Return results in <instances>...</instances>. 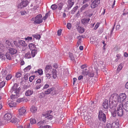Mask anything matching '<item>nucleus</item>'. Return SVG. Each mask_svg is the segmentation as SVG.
<instances>
[{"instance_id": "1", "label": "nucleus", "mask_w": 128, "mask_h": 128, "mask_svg": "<svg viewBox=\"0 0 128 128\" xmlns=\"http://www.w3.org/2000/svg\"><path fill=\"white\" fill-rule=\"evenodd\" d=\"M18 85L16 84H14L11 88L10 92L11 93L16 94H12L11 96V98L12 100L16 99L19 96V93L20 90V87L18 88Z\"/></svg>"}, {"instance_id": "2", "label": "nucleus", "mask_w": 128, "mask_h": 128, "mask_svg": "<svg viewBox=\"0 0 128 128\" xmlns=\"http://www.w3.org/2000/svg\"><path fill=\"white\" fill-rule=\"evenodd\" d=\"M111 98L116 99L117 102L121 103L123 102L126 98V95L125 94H120L119 96L116 94H113L112 95Z\"/></svg>"}, {"instance_id": "3", "label": "nucleus", "mask_w": 128, "mask_h": 128, "mask_svg": "<svg viewBox=\"0 0 128 128\" xmlns=\"http://www.w3.org/2000/svg\"><path fill=\"white\" fill-rule=\"evenodd\" d=\"M112 95L110 96L109 100V106L110 108L111 109H114V108L116 106L117 102L116 99L114 98H111Z\"/></svg>"}, {"instance_id": "4", "label": "nucleus", "mask_w": 128, "mask_h": 128, "mask_svg": "<svg viewBox=\"0 0 128 128\" xmlns=\"http://www.w3.org/2000/svg\"><path fill=\"white\" fill-rule=\"evenodd\" d=\"M126 111L125 110V111H124V110L120 106V105L118 106L116 110V114L118 116H121L123 115L128 116V114H125V113H126Z\"/></svg>"}, {"instance_id": "5", "label": "nucleus", "mask_w": 128, "mask_h": 128, "mask_svg": "<svg viewBox=\"0 0 128 128\" xmlns=\"http://www.w3.org/2000/svg\"><path fill=\"white\" fill-rule=\"evenodd\" d=\"M98 118L100 120H102L104 122H106V116L102 112V110H100L99 111Z\"/></svg>"}, {"instance_id": "6", "label": "nucleus", "mask_w": 128, "mask_h": 128, "mask_svg": "<svg viewBox=\"0 0 128 128\" xmlns=\"http://www.w3.org/2000/svg\"><path fill=\"white\" fill-rule=\"evenodd\" d=\"M42 16L40 14L37 15L36 17V20L34 22V24H39L42 23L43 21L42 19L41 18Z\"/></svg>"}, {"instance_id": "7", "label": "nucleus", "mask_w": 128, "mask_h": 128, "mask_svg": "<svg viewBox=\"0 0 128 128\" xmlns=\"http://www.w3.org/2000/svg\"><path fill=\"white\" fill-rule=\"evenodd\" d=\"M12 118V115L10 113H7L4 116L3 118V121H2L3 122L2 123H5L7 121L10 120Z\"/></svg>"}, {"instance_id": "8", "label": "nucleus", "mask_w": 128, "mask_h": 128, "mask_svg": "<svg viewBox=\"0 0 128 128\" xmlns=\"http://www.w3.org/2000/svg\"><path fill=\"white\" fill-rule=\"evenodd\" d=\"M28 4V1L27 0L22 1L18 5V8H22L26 6Z\"/></svg>"}, {"instance_id": "9", "label": "nucleus", "mask_w": 128, "mask_h": 128, "mask_svg": "<svg viewBox=\"0 0 128 128\" xmlns=\"http://www.w3.org/2000/svg\"><path fill=\"white\" fill-rule=\"evenodd\" d=\"M19 115L20 116H24L25 114L26 110L25 107L23 106L18 110Z\"/></svg>"}, {"instance_id": "10", "label": "nucleus", "mask_w": 128, "mask_h": 128, "mask_svg": "<svg viewBox=\"0 0 128 128\" xmlns=\"http://www.w3.org/2000/svg\"><path fill=\"white\" fill-rule=\"evenodd\" d=\"M100 3L99 0H95L92 2L90 7L92 8H94L98 6V4Z\"/></svg>"}, {"instance_id": "11", "label": "nucleus", "mask_w": 128, "mask_h": 128, "mask_svg": "<svg viewBox=\"0 0 128 128\" xmlns=\"http://www.w3.org/2000/svg\"><path fill=\"white\" fill-rule=\"evenodd\" d=\"M14 48L11 47L8 49L9 51V52L12 55H14L16 54L18 51L17 50Z\"/></svg>"}, {"instance_id": "12", "label": "nucleus", "mask_w": 128, "mask_h": 128, "mask_svg": "<svg viewBox=\"0 0 128 128\" xmlns=\"http://www.w3.org/2000/svg\"><path fill=\"white\" fill-rule=\"evenodd\" d=\"M94 69H95V70L94 71L95 72H88V75L89 77H92L94 76V75L95 74H96L97 75H98V68H95Z\"/></svg>"}, {"instance_id": "13", "label": "nucleus", "mask_w": 128, "mask_h": 128, "mask_svg": "<svg viewBox=\"0 0 128 128\" xmlns=\"http://www.w3.org/2000/svg\"><path fill=\"white\" fill-rule=\"evenodd\" d=\"M102 106L105 109H108V108L109 105L108 100L107 99H106L104 100L102 104Z\"/></svg>"}, {"instance_id": "14", "label": "nucleus", "mask_w": 128, "mask_h": 128, "mask_svg": "<svg viewBox=\"0 0 128 128\" xmlns=\"http://www.w3.org/2000/svg\"><path fill=\"white\" fill-rule=\"evenodd\" d=\"M6 47L8 48H10L11 47L14 48V45L13 44L11 43V42L8 40H6Z\"/></svg>"}, {"instance_id": "15", "label": "nucleus", "mask_w": 128, "mask_h": 128, "mask_svg": "<svg viewBox=\"0 0 128 128\" xmlns=\"http://www.w3.org/2000/svg\"><path fill=\"white\" fill-rule=\"evenodd\" d=\"M74 0H68V5L67 6L68 8V10H69L71 8L73 5L74 4Z\"/></svg>"}, {"instance_id": "16", "label": "nucleus", "mask_w": 128, "mask_h": 128, "mask_svg": "<svg viewBox=\"0 0 128 128\" xmlns=\"http://www.w3.org/2000/svg\"><path fill=\"white\" fill-rule=\"evenodd\" d=\"M34 93V92L32 90H28L26 92L25 95L27 96H29L32 95Z\"/></svg>"}, {"instance_id": "17", "label": "nucleus", "mask_w": 128, "mask_h": 128, "mask_svg": "<svg viewBox=\"0 0 128 128\" xmlns=\"http://www.w3.org/2000/svg\"><path fill=\"white\" fill-rule=\"evenodd\" d=\"M90 20V19L88 18H84L82 20L81 22L84 25H86L89 22Z\"/></svg>"}, {"instance_id": "18", "label": "nucleus", "mask_w": 128, "mask_h": 128, "mask_svg": "<svg viewBox=\"0 0 128 128\" xmlns=\"http://www.w3.org/2000/svg\"><path fill=\"white\" fill-rule=\"evenodd\" d=\"M29 48L30 50H32L37 49L35 45L34 44L30 43L29 45Z\"/></svg>"}, {"instance_id": "19", "label": "nucleus", "mask_w": 128, "mask_h": 128, "mask_svg": "<svg viewBox=\"0 0 128 128\" xmlns=\"http://www.w3.org/2000/svg\"><path fill=\"white\" fill-rule=\"evenodd\" d=\"M112 128H119L120 124L118 122H115L112 124Z\"/></svg>"}, {"instance_id": "20", "label": "nucleus", "mask_w": 128, "mask_h": 128, "mask_svg": "<svg viewBox=\"0 0 128 128\" xmlns=\"http://www.w3.org/2000/svg\"><path fill=\"white\" fill-rule=\"evenodd\" d=\"M52 68V66L49 64L46 65V66L45 70V73H48L49 71V70H50Z\"/></svg>"}, {"instance_id": "21", "label": "nucleus", "mask_w": 128, "mask_h": 128, "mask_svg": "<svg viewBox=\"0 0 128 128\" xmlns=\"http://www.w3.org/2000/svg\"><path fill=\"white\" fill-rule=\"evenodd\" d=\"M124 110L126 111V113L125 114H128V101H127L124 106Z\"/></svg>"}, {"instance_id": "22", "label": "nucleus", "mask_w": 128, "mask_h": 128, "mask_svg": "<svg viewBox=\"0 0 128 128\" xmlns=\"http://www.w3.org/2000/svg\"><path fill=\"white\" fill-rule=\"evenodd\" d=\"M77 29L78 30V32L80 33H82L85 31V29L83 27H82L79 26H78Z\"/></svg>"}, {"instance_id": "23", "label": "nucleus", "mask_w": 128, "mask_h": 128, "mask_svg": "<svg viewBox=\"0 0 128 128\" xmlns=\"http://www.w3.org/2000/svg\"><path fill=\"white\" fill-rule=\"evenodd\" d=\"M69 56L70 59L71 60H72L74 62L75 61V56H74L72 53H69Z\"/></svg>"}, {"instance_id": "24", "label": "nucleus", "mask_w": 128, "mask_h": 128, "mask_svg": "<svg viewBox=\"0 0 128 128\" xmlns=\"http://www.w3.org/2000/svg\"><path fill=\"white\" fill-rule=\"evenodd\" d=\"M54 90V88L52 87L50 88H49L47 90L44 92V94H48L50 93V92Z\"/></svg>"}, {"instance_id": "25", "label": "nucleus", "mask_w": 128, "mask_h": 128, "mask_svg": "<svg viewBox=\"0 0 128 128\" xmlns=\"http://www.w3.org/2000/svg\"><path fill=\"white\" fill-rule=\"evenodd\" d=\"M37 108L34 106H32L30 108L31 112L33 113L35 112L37 110Z\"/></svg>"}, {"instance_id": "26", "label": "nucleus", "mask_w": 128, "mask_h": 128, "mask_svg": "<svg viewBox=\"0 0 128 128\" xmlns=\"http://www.w3.org/2000/svg\"><path fill=\"white\" fill-rule=\"evenodd\" d=\"M56 70H53L52 71V73L53 75V78L55 79L56 78L57 76L56 74Z\"/></svg>"}, {"instance_id": "27", "label": "nucleus", "mask_w": 128, "mask_h": 128, "mask_svg": "<svg viewBox=\"0 0 128 128\" xmlns=\"http://www.w3.org/2000/svg\"><path fill=\"white\" fill-rule=\"evenodd\" d=\"M12 55L10 54V53L8 52L6 54V57L7 59L9 60H11L12 59Z\"/></svg>"}, {"instance_id": "28", "label": "nucleus", "mask_w": 128, "mask_h": 128, "mask_svg": "<svg viewBox=\"0 0 128 128\" xmlns=\"http://www.w3.org/2000/svg\"><path fill=\"white\" fill-rule=\"evenodd\" d=\"M18 43L19 45L20 44L23 46H26V44L25 42L23 40H19L18 41Z\"/></svg>"}, {"instance_id": "29", "label": "nucleus", "mask_w": 128, "mask_h": 128, "mask_svg": "<svg viewBox=\"0 0 128 128\" xmlns=\"http://www.w3.org/2000/svg\"><path fill=\"white\" fill-rule=\"evenodd\" d=\"M5 48L6 47L3 44H0V52H4Z\"/></svg>"}, {"instance_id": "30", "label": "nucleus", "mask_w": 128, "mask_h": 128, "mask_svg": "<svg viewBox=\"0 0 128 128\" xmlns=\"http://www.w3.org/2000/svg\"><path fill=\"white\" fill-rule=\"evenodd\" d=\"M37 50V49L31 50L32 56V57L33 58L36 55V54Z\"/></svg>"}, {"instance_id": "31", "label": "nucleus", "mask_w": 128, "mask_h": 128, "mask_svg": "<svg viewBox=\"0 0 128 128\" xmlns=\"http://www.w3.org/2000/svg\"><path fill=\"white\" fill-rule=\"evenodd\" d=\"M46 122H44V121H40L37 124L38 126H46Z\"/></svg>"}, {"instance_id": "32", "label": "nucleus", "mask_w": 128, "mask_h": 128, "mask_svg": "<svg viewBox=\"0 0 128 128\" xmlns=\"http://www.w3.org/2000/svg\"><path fill=\"white\" fill-rule=\"evenodd\" d=\"M111 113L113 116L115 117L116 116V114L115 108H114V109H111Z\"/></svg>"}, {"instance_id": "33", "label": "nucleus", "mask_w": 128, "mask_h": 128, "mask_svg": "<svg viewBox=\"0 0 128 128\" xmlns=\"http://www.w3.org/2000/svg\"><path fill=\"white\" fill-rule=\"evenodd\" d=\"M24 58H31V55L30 52H28L26 54Z\"/></svg>"}, {"instance_id": "34", "label": "nucleus", "mask_w": 128, "mask_h": 128, "mask_svg": "<svg viewBox=\"0 0 128 128\" xmlns=\"http://www.w3.org/2000/svg\"><path fill=\"white\" fill-rule=\"evenodd\" d=\"M64 5V4L63 3L61 2L58 4V9L60 10L62 8L63 6Z\"/></svg>"}, {"instance_id": "35", "label": "nucleus", "mask_w": 128, "mask_h": 128, "mask_svg": "<svg viewBox=\"0 0 128 128\" xmlns=\"http://www.w3.org/2000/svg\"><path fill=\"white\" fill-rule=\"evenodd\" d=\"M123 67V66H122V63H121L118 66L117 70V71L119 72L122 69Z\"/></svg>"}, {"instance_id": "36", "label": "nucleus", "mask_w": 128, "mask_h": 128, "mask_svg": "<svg viewBox=\"0 0 128 128\" xmlns=\"http://www.w3.org/2000/svg\"><path fill=\"white\" fill-rule=\"evenodd\" d=\"M13 43L14 44H13L14 45V48L15 46L16 48L18 47H19L20 46V45L16 41H13Z\"/></svg>"}, {"instance_id": "37", "label": "nucleus", "mask_w": 128, "mask_h": 128, "mask_svg": "<svg viewBox=\"0 0 128 128\" xmlns=\"http://www.w3.org/2000/svg\"><path fill=\"white\" fill-rule=\"evenodd\" d=\"M78 6H76L75 7H74L73 9L71 11V12L72 14H74L75 11L78 8Z\"/></svg>"}, {"instance_id": "38", "label": "nucleus", "mask_w": 128, "mask_h": 128, "mask_svg": "<svg viewBox=\"0 0 128 128\" xmlns=\"http://www.w3.org/2000/svg\"><path fill=\"white\" fill-rule=\"evenodd\" d=\"M6 55L5 56L2 52H0V58H2V60H5L6 59Z\"/></svg>"}, {"instance_id": "39", "label": "nucleus", "mask_w": 128, "mask_h": 128, "mask_svg": "<svg viewBox=\"0 0 128 128\" xmlns=\"http://www.w3.org/2000/svg\"><path fill=\"white\" fill-rule=\"evenodd\" d=\"M89 6L88 4H84L81 8L80 10L81 11L84 10L87 7Z\"/></svg>"}, {"instance_id": "40", "label": "nucleus", "mask_w": 128, "mask_h": 128, "mask_svg": "<svg viewBox=\"0 0 128 128\" xmlns=\"http://www.w3.org/2000/svg\"><path fill=\"white\" fill-rule=\"evenodd\" d=\"M18 120L16 118L14 117L11 120V121L13 123H16L18 122Z\"/></svg>"}, {"instance_id": "41", "label": "nucleus", "mask_w": 128, "mask_h": 128, "mask_svg": "<svg viewBox=\"0 0 128 128\" xmlns=\"http://www.w3.org/2000/svg\"><path fill=\"white\" fill-rule=\"evenodd\" d=\"M39 98L40 99H41L42 98H43L45 96L43 92H42L41 93H40L38 94Z\"/></svg>"}, {"instance_id": "42", "label": "nucleus", "mask_w": 128, "mask_h": 128, "mask_svg": "<svg viewBox=\"0 0 128 128\" xmlns=\"http://www.w3.org/2000/svg\"><path fill=\"white\" fill-rule=\"evenodd\" d=\"M2 76L3 77H5L8 75V72L6 70L2 71Z\"/></svg>"}, {"instance_id": "43", "label": "nucleus", "mask_w": 128, "mask_h": 128, "mask_svg": "<svg viewBox=\"0 0 128 128\" xmlns=\"http://www.w3.org/2000/svg\"><path fill=\"white\" fill-rule=\"evenodd\" d=\"M31 68V66L30 65H29L24 68V70L25 72H27L30 70Z\"/></svg>"}, {"instance_id": "44", "label": "nucleus", "mask_w": 128, "mask_h": 128, "mask_svg": "<svg viewBox=\"0 0 128 128\" xmlns=\"http://www.w3.org/2000/svg\"><path fill=\"white\" fill-rule=\"evenodd\" d=\"M58 6H57L55 4H52L51 6V8L53 10H55L57 8Z\"/></svg>"}, {"instance_id": "45", "label": "nucleus", "mask_w": 128, "mask_h": 128, "mask_svg": "<svg viewBox=\"0 0 128 128\" xmlns=\"http://www.w3.org/2000/svg\"><path fill=\"white\" fill-rule=\"evenodd\" d=\"M43 81V80L42 79V80L40 79V78H38V79L36 81V84H40V83H42V82Z\"/></svg>"}, {"instance_id": "46", "label": "nucleus", "mask_w": 128, "mask_h": 128, "mask_svg": "<svg viewBox=\"0 0 128 128\" xmlns=\"http://www.w3.org/2000/svg\"><path fill=\"white\" fill-rule=\"evenodd\" d=\"M30 122L32 124H34L36 123V120L34 118H31L30 120Z\"/></svg>"}, {"instance_id": "47", "label": "nucleus", "mask_w": 128, "mask_h": 128, "mask_svg": "<svg viewBox=\"0 0 128 128\" xmlns=\"http://www.w3.org/2000/svg\"><path fill=\"white\" fill-rule=\"evenodd\" d=\"M36 84V86L35 88V89L36 90L40 89V87L43 86V84Z\"/></svg>"}, {"instance_id": "48", "label": "nucleus", "mask_w": 128, "mask_h": 128, "mask_svg": "<svg viewBox=\"0 0 128 128\" xmlns=\"http://www.w3.org/2000/svg\"><path fill=\"white\" fill-rule=\"evenodd\" d=\"M12 75L11 74L7 75V76L6 78V79L7 80H10L12 78Z\"/></svg>"}, {"instance_id": "49", "label": "nucleus", "mask_w": 128, "mask_h": 128, "mask_svg": "<svg viewBox=\"0 0 128 128\" xmlns=\"http://www.w3.org/2000/svg\"><path fill=\"white\" fill-rule=\"evenodd\" d=\"M91 105L90 106H91L93 108H96V105L95 103L94 102H92L91 104Z\"/></svg>"}, {"instance_id": "50", "label": "nucleus", "mask_w": 128, "mask_h": 128, "mask_svg": "<svg viewBox=\"0 0 128 128\" xmlns=\"http://www.w3.org/2000/svg\"><path fill=\"white\" fill-rule=\"evenodd\" d=\"M5 84V82L2 81L0 82V88L3 87Z\"/></svg>"}, {"instance_id": "51", "label": "nucleus", "mask_w": 128, "mask_h": 128, "mask_svg": "<svg viewBox=\"0 0 128 128\" xmlns=\"http://www.w3.org/2000/svg\"><path fill=\"white\" fill-rule=\"evenodd\" d=\"M36 73H38L40 75H42L43 74V71L42 70H38L35 72Z\"/></svg>"}, {"instance_id": "52", "label": "nucleus", "mask_w": 128, "mask_h": 128, "mask_svg": "<svg viewBox=\"0 0 128 128\" xmlns=\"http://www.w3.org/2000/svg\"><path fill=\"white\" fill-rule=\"evenodd\" d=\"M53 117V116L50 114H47V116L46 118L48 119L51 120Z\"/></svg>"}, {"instance_id": "53", "label": "nucleus", "mask_w": 128, "mask_h": 128, "mask_svg": "<svg viewBox=\"0 0 128 128\" xmlns=\"http://www.w3.org/2000/svg\"><path fill=\"white\" fill-rule=\"evenodd\" d=\"M34 36L36 39H40V34L34 35Z\"/></svg>"}, {"instance_id": "54", "label": "nucleus", "mask_w": 128, "mask_h": 128, "mask_svg": "<svg viewBox=\"0 0 128 128\" xmlns=\"http://www.w3.org/2000/svg\"><path fill=\"white\" fill-rule=\"evenodd\" d=\"M50 126L48 125L44 126H38V127L39 128H50Z\"/></svg>"}, {"instance_id": "55", "label": "nucleus", "mask_w": 128, "mask_h": 128, "mask_svg": "<svg viewBox=\"0 0 128 128\" xmlns=\"http://www.w3.org/2000/svg\"><path fill=\"white\" fill-rule=\"evenodd\" d=\"M8 105L10 107H12L15 106L16 105L15 103H9Z\"/></svg>"}, {"instance_id": "56", "label": "nucleus", "mask_w": 128, "mask_h": 128, "mask_svg": "<svg viewBox=\"0 0 128 128\" xmlns=\"http://www.w3.org/2000/svg\"><path fill=\"white\" fill-rule=\"evenodd\" d=\"M22 74L18 72L17 73L16 75V76L17 78L20 77L21 76Z\"/></svg>"}, {"instance_id": "57", "label": "nucleus", "mask_w": 128, "mask_h": 128, "mask_svg": "<svg viewBox=\"0 0 128 128\" xmlns=\"http://www.w3.org/2000/svg\"><path fill=\"white\" fill-rule=\"evenodd\" d=\"M35 76H30L29 78V81L30 82H32V80L34 79Z\"/></svg>"}, {"instance_id": "58", "label": "nucleus", "mask_w": 128, "mask_h": 128, "mask_svg": "<svg viewBox=\"0 0 128 128\" xmlns=\"http://www.w3.org/2000/svg\"><path fill=\"white\" fill-rule=\"evenodd\" d=\"M20 13L22 15H24L26 14H27L28 13L27 12L24 10L20 12Z\"/></svg>"}, {"instance_id": "59", "label": "nucleus", "mask_w": 128, "mask_h": 128, "mask_svg": "<svg viewBox=\"0 0 128 128\" xmlns=\"http://www.w3.org/2000/svg\"><path fill=\"white\" fill-rule=\"evenodd\" d=\"M71 24L70 23H68L67 24L66 27L68 29H70L71 28Z\"/></svg>"}, {"instance_id": "60", "label": "nucleus", "mask_w": 128, "mask_h": 128, "mask_svg": "<svg viewBox=\"0 0 128 128\" xmlns=\"http://www.w3.org/2000/svg\"><path fill=\"white\" fill-rule=\"evenodd\" d=\"M25 39L26 40H28V41L31 40L32 39V37H28L25 38Z\"/></svg>"}, {"instance_id": "61", "label": "nucleus", "mask_w": 128, "mask_h": 128, "mask_svg": "<svg viewBox=\"0 0 128 128\" xmlns=\"http://www.w3.org/2000/svg\"><path fill=\"white\" fill-rule=\"evenodd\" d=\"M28 75L29 74H26L24 76V78L26 80H28Z\"/></svg>"}, {"instance_id": "62", "label": "nucleus", "mask_w": 128, "mask_h": 128, "mask_svg": "<svg viewBox=\"0 0 128 128\" xmlns=\"http://www.w3.org/2000/svg\"><path fill=\"white\" fill-rule=\"evenodd\" d=\"M25 128H32V125H30V123L28 124L27 126H26Z\"/></svg>"}, {"instance_id": "63", "label": "nucleus", "mask_w": 128, "mask_h": 128, "mask_svg": "<svg viewBox=\"0 0 128 128\" xmlns=\"http://www.w3.org/2000/svg\"><path fill=\"white\" fill-rule=\"evenodd\" d=\"M90 117L87 116H84V119L86 120H89L90 119Z\"/></svg>"}, {"instance_id": "64", "label": "nucleus", "mask_w": 128, "mask_h": 128, "mask_svg": "<svg viewBox=\"0 0 128 128\" xmlns=\"http://www.w3.org/2000/svg\"><path fill=\"white\" fill-rule=\"evenodd\" d=\"M106 127L107 128H112V124H111L110 123H108L106 124Z\"/></svg>"}]
</instances>
